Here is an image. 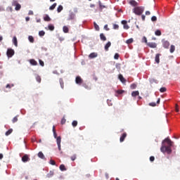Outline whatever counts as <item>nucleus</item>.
<instances>
[{
	"instance_id": "nucleus-17",
	"label": "nucleus",
	"mask_w": 180,
	"mask_h": 180,
	"mask_svg": "<svg viewBox=\"0 0 180 180\" xmlns=\"http://www.w3.org/2000/svg\"><path fill=\"white\" fill-rule=\"evenodd\" d=\"M13 43L15 47H18V38H16V37H13Z\"/></svg>"
},
{
	"instance_id": "nucleus-56",
	"label": "nucleus",
	"mask_w": 180,
	"mask_h": 180,
	"mask_svg": "<svg viewBox=\"0 0 180 180\" xmlns=\"http://www.w3.org/2000/svg\"><path fill=\"white\" fill-rule=\"evenodd\" d=\"M123 91L122 90H118L117 91V94H123Z\"/></svg>"
},
{
	"instance_id": "nucleus-15",
	"label": "nucleus",
	"mask_w": 180,
	"mask_h": 180,
	"mask_svg": "<svg viewBox=\"0 0 180 180\" xmlns=\"http://www.w3.org/2000/svg\"><path fill=\"white\" fill-rule=\"evenodd\" d=\"M160 56H161V54L160 53H158L155 56V60L157 63V64H160Z\"/></svg>"
},
{
	"instance_id": "nucleus-64",
	"label": "nucleus",
	"mask_w": 180,
	"mask_h": 180,
	"mask_svg": "<svg viewBox=\"0 0 180 180\" xmlns=\"http://www.w3.org/2000/svg\"><path fill=\"white\" fill-rule=\"evenodd\" d=\"M90 7H91V8H95V4H91V5H90Z\"/></svg>"
},
{
	"instance_id": "nucleus-59",
	"label": "nucleus",
	"mask_w": 180,
	"mask_h": 180,
	"mask_svg": "<svg viewBox=\"0 0 180 180\" xmlns=\"http://www.w3.org/2000/svg\"><path fill=\"white\" fill-rule=\"evenodd\" d=\"M146 15H151V13H150V11H146Z\"/></svg>"
},
{
	"instance_id": "nucleus-8",
	"label": "nucleus",
	"mask_w": 180,
	"mask_h": 180,
	"mask_svg": "<svg viewBox=\"0 0 180 180\" xmlns=\"http://www.w3.org/2000/svg\"><path fill=\"white\" fill-rule=\"evenodd\" d=\"M22 162H27V161H30V158H29V155H25L24 156H22Z\"/></svg>"
},
{
	"instance_id": "nucleus-14",
	"label": "nucleus",
	"mask_w": 180,
	"mask_h": 180,
	"mask_svg": "<svg viewBox=\"0 0 180 180\" xmlns=\"http://www.w3.org/2000/svg\"><path fill=\"white\" fill-rule=\"evenodd\" d=\"M96 57H98V53H91L89 56V58H96Z\"/></svg>"
},
{
	"instance_id": "nucleus-28",
	"label": "nucleus",
	"mask_w": 180,
	"mask_h": 180,
	"mask_svg": "<svg viewBox=\"0 0 180 180\" xmlns=\"http://www.w3.org/2000/svg\"><path fill=\"white\" fill-rule=\"evenodd\" d=\"M133 41H134V40L133 39V38H130L129 39H127L126 41L127 44H131V43H133Z\"/></svg>"
},
{
	"instance_id": "nucleus-29",
	"label": "nucleus",
	"mask_w": 180,
	"mask_h": 180,
	"mask_svg": "<svg viewBox=\"0 0 180 180\" xmlns=\"http://www.w3.org/2000/svg\"><path fill=\"white\" fill-rule=\"evenodd\" d=\"M98 5L100 7V9L102 11V9L106 8V6H105L104 5H102V2H101V1H98Z\"/></svg>"
},
{
	"instance_id": "nucleus-32",
	"label": "nucleus",
	"mask_w": 180,
	"mask_h": 180,
	"mask_svg": "<svg viewBox=\"0 0 180 180\" xmlns=\"http://www.w3.org/2000/svg\"><path fill=\"white\" fill-rule=\"evenodd\" d=\"M155 36H161V30H157L155 32Z\"/></svg>"
},
{
	"instance_id": "nucleus-37",
	"label": "nucleus",
	"mask_w": 180,
	"mask_h": 180,
	"mask_svg": "<svg viewBox=\"0 0 180 180\" xmlns=\"http://www.w3.org/2000/svg\"><path fill=\"white\" fill-rule=\"evenodd\" d=\"M36 79H37V82H39V83L41 82V77H40V76L37 75Z\"/></svg>"
},
{
	"instance_id": "nucleus-9",
	"label": "nucleus",
	"mask_w": 180,
	"mask_h": 180,
	"mask_svg": "<svg viewBox=\"0 0 180 180\" xmlns=\"http://www.w3.org/2000/svg\"><path fill=\"white\" fill-rule=\"evenodd\" d=\"M127 137V134L126 132L123 133L122 135L120 138V143H123L124 141V139Z\"/></svg>"
},
{
	"instance_id": "nucleus-26",
	"label": "nucleus",
	"mask_w": 180,
	"mask_h": 180,
	"mask_svg": "<svg viewBox=\"0 0 180 180\" xmlns=\"http://www.w3.org/2000/svg\"><path fill=\"white\" fill-rule=\"evenodd\" d=\"M63 30L64 33H68V32H70V30L68 29V27H67V26H63Z\"/></svg>"
},
{
	"instance_id": "nucleus-44",
	"label": "nucleus",
	"mask_w": 180,
	"mask_h": 180,
	"mask_svg": "<svg viewBox=\"0 0 180 180\" xmlns=\"http://www.w3.org/2000/svg\"><path fill=\"white\" fill-rule=\"evenodd\" d=\"M113 29H115V30H117L119 29V25L113 24Z\"/></svg>"
},
{
	"instance_id": "nucleus-47",
	"label": "nucleus",
	"mask_w": 180,
	"mask_h": 180,
	"mask_svg": "<svg viewBox=\"0 0 180 180\" xmlns=\"http://www.w3.org/2000/svg\"><path fill=\"white\" fill-rule=\"evenodd\" d=\"M151 20H152V22H157V17L153 15L151 18Z\"/></svg>"
},
{
	"instance_id": "nucleus-30",
	"label": "nucleus",
	"mask_w": 180,
	"mask_h": 180,
	"mask_svg": "<svg viewBox=\"0 0 180 180\" xmlns=\"http://www.w3.org/2000/svg\"><path fill=\"white\" fill-rule=\"evenodd\" d=\"M12 131H13V129H10L6 132V136H9L10 134H12Z\"/></svg>"
},
{
	"instance_id": "nucleus-60",
	"label": "nucleus",
	"mask_w": 180,
	"mask_h": 180,
	"mask_svg": "<svg viewBox=\"0 0 180 180\" xmlns=\"http://www.w3.org/2000/svg\"><path fill=\"white\" fill-rule=\"evenodd\" d=\"M28 15H33V11H30L28 13Z\"/></svg>"
},
{
	"instance_id": "nucleus-31",
	"label": "nucleus",
	"mask_w": 180,
	"mask_h": 180,
	"mask_svg": "<svg viewBox=\"0 0 180 180\" xmlns=\"http://www.w3.org/2000/svg\"><path fill=\"white\" fill-rule=\"evenodd\" d=\"M169 51L170 53H174L175 51V46L171 45Z\"/></svg>"
},
{
	"instance_id": "nucleus-48",
	"label": "nucleus",
	"mask_w": 180,
	"mask_h": 180,
	"mask_svg": "<svg viewBox=\"0 0 180 180\" xmlns=\"http://www.w3.org/2000/svg\"><path fill=\"white\" fill-rule=\"evenodd\" d=\"M49 164H51V165H56V161L51 160Z\"/></svg>"
},
{
	"instance_id": "nucleus-21",
	"label": "nucleus",
	"mask_w": 180,
	"mask_h": 180,
	"mask_svg": "<svg viewBox=\"0 0 180 180\" xmlns=\"http://www.w3.org/2000/svg\"><path fill=\"white\" fill-rule=\"evenodd\" d=\"M38 157H39V158H41V160H44V158H46L44 157V154H43V152H39V153H38Z\"/></svg>"
},
{
	"instance_id": "nucleus-24",
	"label": "nucleus",
	"mask_w": 180,
	"mask_h": 180,
	"mask_svg": "<svg viewBox=\"0 0 180 180\" xmlns=\"http://www.w3.org/2000/svg\"><path fill=\"white\" fill-rule=\"evenodd\" d=\"M56 6H57V3H54L49 7L50 11H54V9H56Z\"/></svg>"
},
{
	"instance_id": "nucleus-27",
	"label": "nucleus",
	"mask_w": 180,
	"mask_h": 180,
	"mask_svg": "<svg viewBox=\"0 0 180 180\" xmlns=\"http://www.w3.org/2000/svg\"><path fill=\"white\" fill-rule=\"evenodd\" d=\"M59 168L60 171H67V168H65V165H60Z\"/></svg>"
},
{
	"instance_id": "nucleus-6",
	"label": "nucleus",
	"mask_w": 180,
	"mask_h": 180,
	"mask_svg": "<svg viewBox=\"0 0 180 180\" xmlns=\"http://www.w3.org/2000/svg\"><path fill=\"white\" fill-rule=\"evenodd\" d=\"M147 46H148V47H150V49H156L157 48V44L155 42H148L147 44Z\"/></svg>"
},
{
	"instance_id": "nucleus-3",
	"label": "nucleus",
	"mask_w": 180,
	"mask_h": 180,
	"mask_svg": "<svg viewBox=\"0 0 180 180\" xmlns=\"http://www.w3.org/2000/svg\"><path fill=\"white\" fill-rule=\"evenodd\" d=\"M6 55L8 58H11V57H13V56H15V51L12 49H8Z\"/></svg>"
},
{
	"instance_id": "nucleus-11",
	"label": "nucleus",
	"mask_w": 180,
	"mask_h": 180,
	"mask_svg": "<svg viewBox=\"0 0 180 180\" xmlns=\"http://www.w3.org/2000/svg\"><path fill=\"white\" fill-rule=\"evenodd\" d=\"M75 82L76 84L81 85V84H82V79L81 78V77L77 76L75 79Z\"/></svg>"
},
{
	"instance_id": "nucleus-49",
	"label": "nucleus",
	"mask_w": 180,
	"mask_h": 180,
	"mask_svg": "<svg viewBox=\"0 0 180 180\" xmlns=\"http://www.w3.org/2000/svg\"><path fill=\"white\" fill-rule=\"evenodd\" d=\"M39 65L41 66V67H44V62L41 60H39Z\"/></svg>"
},
{
	"instance_id": "nucleus-7",
	"label": "nucleus",
	"mask_w": 180,
	"mask_h": 180,
	"mask_svg": "<svg viewBox=\"0 0 180 180\" xmlns=\"http://www.w3.org/2000/svg\"><path fill=\"white\" fill-rule=\"evenodd\" d=\"M129 4L131 6H135V7L139 6V3H137V1H136L135 0H130Z\"/></svg>"
},
{
	"instance_id": "nucleus-54",
	"label": "nucleus",
	"mask_w": 180,
	"mask_h": 180,
	"mask_svg": "<svg viewBox=\"0 0 180 180\" xmlns=\"http://www.w3.org/2000/svg\"><path fill=\"white\" fill-rule=\"evenodd\" d=\"M124 29H126L127 30L128 29H130V27H129V25L127 24H125L124 25Z\"/></svg>"
},
{
	"instance_id": "nucleus-62",
	"label": "nucleus",
	"mask_w": 180,
	"mask_h": 180,
	"mask_svg": "<svg viewBox=\"0 0 180 180\" xmlns=\"http://www.w3.org/2000/svg\"><path fill=\"white\" fill-rule=\"evenodd\" d=\"M6 88H9V89H11V84H7V85L6 86Z\"/></svg>"
},
{
	"instance_id": "nucleus-63",
	"label": "nucleus",
	"mask_w": 180,
	"mask_h": 180,
	"mask_svg": "<svg viewBox=\"0 0 180 180\" xmlns=\"http://www.w3.org/2000/svg\"><path fill=\"white\" fill-rule=\"evenodd\" d=\"M160 101H161V99H160V98H158V101H157V103H158V104H160Z\"/></svg>"
},
{
	"instance_id": "nucleus-39",
	"label": "nucleus",
	"mask_w": 180,
	"mask_h": 180,
	"mask_svg": "<svg viewBox=\"0 0 180 180\" xmlns=\"http://www.w3.org/2000/svg\"><path fill=\"white\" fill-rule=\"evenodd\" d=\"M94 27H95L96 30L99 32V25H98V24H96V22H94Z\"/></svg>"
},
{
	"instance_id": "nucleus-55",
	"label": "nucleus",
	"mask_w": 180,
	"mask_h": 180,
	"mask_svg": "<svg viewBox=\"0 0 180 180\" xmlns=\"http://www.w3.org/2000/svg\"><path fill=\"white\" fill-rule=\"evenodd\" d=\"M154 160H155V158H154V156H150V161L151 162H153L154 161Z\"/></svg>"
},
{
	"instance_id": "nucleus-23",
	"label": "nucleus",
	"mask_w": 180,
	"mask_h": 180,
	"mask_svg": "<svg viewBox=\"0 0 180 180\" xmlns=\"http://www.w3.org/2000/svg\"><path fill=\"white\" fill-rule=\"evenodd\" d=\"M28 40L29 41H30V43H34V38L32 35H30L28 37Z\"/></svg>"
},
{
	"instance_id": "nucleus-12",
	"label": "nucleus",
	"mask_w": 180,
	"mask_h": 180,
	"mask_svg": "<svg viewBox=\"0 0 180 180\" xmlns=\"http://www.w3.org/2000/svg\"><path fill=\"white\" fill-rule=\"evenodd\" d=\"M110 46H112V43H110V41H108L105 46V51H109V47H110Z\"/></svg>"
},
{
	"instance_id": "nucleus-5",
	"label": "nucleus",
	"mask_w": 180,
	"mask_h": 180,
	"mask_svg": "<svg viewBox=\"0 0 180 180\" xmlns=\"http://www.w3.org/2000/svg\"><path fill=\"white\" fill-rule=\"evenodd\" d=\"M162 46L165 49H169V41L165 40V39H163L162 41Z\"/></svg>"
},
{
	"instance_id": "nucleus-1",
	"label": "nucleus",
	"mask_w": 180,
	"mask_h": 180,
	"mask_svg": "<svg viewBox=\"0 0 180 180\" xmlns=\"http://www.w3.org/2000/svg\"><path fill=\"white\" fill-rule=\"evenodd\" d=\"M172 144H174V142H172L169 138H166L162 141L160 151L164 153H167V154H171V153H172V150L171 149Z\"/></svg>"
},
{
	"instance_id": "nucleus-40",
	"label": "nucleus",
	"mask_w": 180,
	"mask_h": 180,
	"mask_svg": "<svg viewBox=\"0 0 180 180\" xmlns=\"http://www.w3.org/2000/svg\"><path fill=\"white\" fill-rule=\"evenodd\" d=\"M18 4H19V3H18V1L13 0V1H12V6H17Z\"/></svg>"
},
{
	"instance_id": "nucleus-43",
	"label": "nucleus",
	"mask_w": 180,
	"mask_h": 180,
	"mask_svg": "<svg viewBox=\"0 0 180 180\" xmlns=\"http://www.w3.org/2000/svg\"><path fill=\"white\" fill-rule=\"evenodd\" d=\"M160 92H167V88L162 87V88H160Z\"/></svg>"
},
{
	"instance_id": "nucleus-35",
	"label": "nucleus",
	"mask_w": 180,
	"mask_h": 180,
	"mask_svg": "<svg viewBox=\"0 0 180 180\" xmlns=\"http://www.w3.org/2000/svg\"><path fill=\"white\" fill-rule=\"evenodd\" d=\"M63 6L60 5L58 6V8H57V11L58 13H60V12H61V11H63Z\"/></svg>"
},
{
	"instance_id": "nucleus-25",
	"label": "nucleus",
	"mask_w": 180,
	"mask_h": 180,
	"mask_svg": "<svg viewBox=\"0 0 180 180\" xmlns=\"http://www.w3.org/2000/svg\"><path fill=\"white\" fill-rule=\"evenodd\" d=\"M53 133L54 138L57 139V137H58V136H57V132H56V127L55 126L53 127Z\"/></svg>"
},
{
	"instance_id": "nucleus-36",
	"label": "nucleus",
	"mask_w": 180,
	"mask_h": 180,
	"mask_svg": "<svg viewBox=\"0 0 180 180\" xmlns=\"http://www.w3.org/2000/svg\"><path fill=\"white\" fill-rule=\"evenodd\" d=\"M70 159H71L72 161H75L77 160V155L74 154L73 155H72L70 157Z\"/></svg>"
},
{
	"instance_id": "nucleus-61",
	"label": "nucleus",
	"mask_w": 180,
	"mask_h": 180,
	"mask_svg": "<svg viewBox=\"0 0 180 180\" xmlns=\"http://www.w3.org/2000/svg\"><path fill=\"white\" fill-rule=\"evenodd\" d=\"M60 86H61V88H64V83L60 82Z\"/></svg>"
},
{
	"instance_id": "nucleus-58",
	"label": "nucleus",
	"mask_w": 180,
	"mask_h": 180,
	"mask_svg": "<svg viewBox=\"0 0 180 180\" xmlns=\"http://www.w3.org/2000/svg\"><path fill=\"white\" fill-rule=\"evenodd\" d=\"M104 29H105V30H109V28H108V25H105L104 26Z\"/></svg>"
},
{
	"instance_id": "nucleus-22",
	"label": "nucleus",
	"mask_w": 180,
	"mask_h": 180,
	"mask_svg": "<svg viewBox=\"0 0 180 180\" xmlns=\"http://www.w3.org/2000/svg\"><path fill=\"white\" fill-rule=\"evenodd\" d=\"M53 175H54V172L50 171V172L47 174L46 176H47V178H51V176H53Z\"/></svg>"
},
{
	"instance_id": "nucleus-57",
	"label": "nucleus",
	"mask_w": 180,
	"mask_h": 180,
	"mask_svg": "<svg viewBox=\"0 0 180 180\" xmlns=\"http://www.w3.org/2000/svg\"><path fill=\"white\" fill-rule=\"evenodd\" d=\"M141 18H142V20H146V15H142Z\"/></svg>"
},
{
	"instance_id": "nucleus-18",
	"label": "nucleus",
	"mask_w": 180,
	"mask_h": 180,
	"mask_svg": "<svg viewBox=\"0 0 180 180\" xmlns=\"http://www.w3.org/2000/svg\"><path fill=\"white\" fill-rule=\"evenodd\" d=\"M30 63L31 65H37V61H36L34 59L30 60Z\"/></svg>"
},
{
	"instance_id": "nucleus-41",
	"label": "nucleus",
	"mask_w": 180,
	"mask_h": 180,
	"mask_svg": "<svg viewBox=\"0 0 180 180\" xmlns=\"http://www.w3.org/2000/svg\"><path fill=\"white\" fill-rule=\"evenodd\" d=\"M131 89H136L137 88V85L136 84H132L130 86Z\"/></svg>"
},
{
	"instance_id": "nucleus-2",
	"label": "nucleus",
	"mask_w": 180,
	"mask_h": 180,
	"mask_svg": "<svg viewBox=\"0 0 180 180\" xmlns=\"http://www.w3.org/2000/svg\"><path fill=\"white\" fill-rule=\"evenodd\" d=\"M132 12L135 15L140 16L141 15L143 14V12H144V7L143 6H136L133 8Z\"/></svg>"
},
{
	"instance_id": "nucleus-50",
	"label": "nucleus",
	"mask_w": 180,
	"mask_h": 180,
	"mask_svg": "<svg viewBox=\"0 0 180 180\" xmlns=\"http://www.w3.org/2000/svg\"><path fill=\"white\" fill-rule=\"evenodd\" d=\"M149 106L155 107L157 106V104L155 103H150Z\"/></svg>"
},
{
	"instance_id": "nucleus-38",
	"label": "nucleus",
	"mask_w": 180,
	"mask_h": 180,
	"mask_svg": "<svg viewBox=\"0 0 180 180\" xmlns=\"http://www.w3.org/2000/svg\"><path fill=\"white\" fill-rule=\"evenodd\" d=\"M48 27H49V30H51V32H53V30H54V25H49L48 26Z\"/></svg>"
},
{
	"instance_id": "nucleus-4",
	"label": "nucleus",
	"mask_w": 180,
	"mask_h": 180,
	"mask_svg": "<svg viewBox=\"0 0 180 180\" xmlns=\"http://www.w3.org/2000/svg\"><path fill=\"white\" fill-rule=\"evenodd\" d=\"M56 139V143L58 144V148L59 151H61V136H58Z\"/></svg>"
},
{
	"instance_id": "nucleus-46",
	"label": "nucleus",
	"mask_w": 180,
	"mask_h": 180,
	"mask_svg": "<svg viewBox=\"0 0 180 180\" xmlns=\"http://www.w3.org/2000/svg\"><path fill=\"white\" fill-rule=\"evenodd\" d=\"M39 36H44V34H46V32L44 31H39Z\"/></svg>"
},
{
	"instance_id": "nucleus-42",
	"label": "nucleus",
	"mask_w": 180,
	"mask_h": 180,
	"mask_svg": "<svg viewBox=\"0 0 180 180\" xmlns=\"http://www.w3.org/2000/svg\"><path fill=\"white\" fill-rule=\"evenodd\" d=\"M119 57H120V55H119V53H115L114 56L115 60H119Z\"/></svg>"
},
{
	"instance_id": "nucleus-52",
	"label": "nucleus",
	"mask_w": 180,
	"mask_h": 180,
	"mask_svg": "<svg viewBox=\"0 0 180 180\" xmlns=\"http://www.w3.org/2000/svg\"><path fill=\"white\" fill-rule=\"evenodd\" d=\"M65 122H66L65 118H63V119L61 120V124H65Z\"/></svg>"
},
{
	"instance_id": "nucleus-53",
	"label": "nucleus",
	"mask_w": 180,
	"mask_h": 180,
	"mask_svg": "<svg viewBox=\"0 0 180 180\" xmlns=\"http://www.w3.org/2000/svg\"><path fill=\"white\" fill-rule=\"evenodd\" d=\"M122 25H127V21L126 20H123L122 22H121Z\"/></svg>"
},
{
	"instance_id": "nucleus-33",
	"label": "nucleus",
	"mask_w": 180,
	"mask_h": 180,
	"mask_svg": "<svg viewBox=\"0 0 180 180\" xmlns=\"http://www.w3.org/2000/svg\"><path fill=\"white\" fill-rule=\"evenodd\" d=\"M72 126L73 127H77V126H78V122L77 121H73L72 122Z\"/></svg>"
},
{
	"instance_id": "nucleus-34",
	"label": "nucleus",
	"mask_w": 180,
	"mask_h": 180,
	"mask_svg": "<svg viewBox=\"0 0 180 180\" xmlns=\"http://www.w3.org/2000/svg\"><path fill=\"white\" fill-rule=\"evenodd\" d=\"M20 8H22V6H20V4H17V5L15 6V11H20Z\"/></svg>"
},
{
	"instance_id": "nucleus-51",
	"label": "nucleus",
	"mask_w": 180,
	"mask_h": 180,
	"mask_svg": "<svg viewBox=\"0 0 180 180\" xmlns=\"http://www.w3.org/2000/svg\"><path fill=\"white\" fill-rule=\"evenodd\" d=\"M143 41H144V43H146V44L148 43L147 42V37H143V39H142Z\"/></svg>"
},
{
	"instance_id": "nucleus-20",
	"label": "nucleus",
	"mask_w": 180,
	"mask_h": 180,
	"mask_svg": "<svg viewBox=\"0 0 180 180\" xmlns=\"http://www.w3.org/2000/svg\"><path fill=\"white\" fill-rule=\"evenodd\" d=\"M119 79L121 81V82L124 83L126 82V79H124V77H123V75H119Z\"/></svg>"
},
{
	"instance_id": "nucleus-13",
	"label": "nucleus",
	"mask_w": 180,
	"mask_h": 180,
	"mask_svg": "<svg viewBox=\"0 0 180 180\" xmlns=\"http://www.w3.org/2000/svg\"><path fill=\"white\" fill-rule=\"evenodd\" d=\"M139 95H140L139 91H132L131 93V96H133V98H136V96H139Z\"/></svg>"
},
{
	"instance_id": "nucleus-45",
	"label": "nucleus",
	"mask_w": 180,
	"mask_h": 180,
	"mask_svg": "<svg viewBox=\"0 0 180 180\" xmlns=\"http://www.w3.org/2000/svg\"><path fill=\"white\" fill-rule=\"evenodd\" d=\"M12 122L13 123H16L18 122V116L14 117Z\"/></svg>"
},
{
	"instance_id": "nucleus-16",
	"label": "nucleus",
	"mask_w": 180,
	"mask_h": 180,
	"mask_svg": "<svg viewBox=\"0 0 180 180\" xmlns=\"http://www.w3.org/2000/svg\"><path fill=\"white\" fill-rule=\"evenodd\" d=\"M100 39L102 41H106V37L103 33L100 34Z\"/></svg>"
},
{
	"instance_id": "nucleus-10",
	"label": "nucleus",
	"mask_w": 180,
	"mask_h": 180,
	"mask_svg": "<svg viewBox=\"0 0 180 180\" xmlns=\"http://www.w3.org/2000/svg\"><path fill=\"white\" fill-rule=\"evenodd\" d=\"M74 19H75V13H70L68 18V20H74Z\"/></svg>"
},
{
	"instance_id": "nucleus-19",
	"label": "nucleus",
	"mask_w": 180,
	"mask_h": 180,
	"mask_svg": "<svg viewBox=\"0 0 180 180\" xmlns=\"http://www.w3.org/2000/svg\"><path fill=\"white\" fill-rule=\"evenodd\" d=\"M44 20H45V22H50L51 20V18H50V16H49V15H46L44 18Z\"/></svg>"
}]
</instances>
